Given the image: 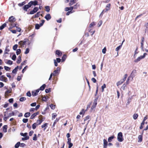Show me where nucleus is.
Returning a JSON list of instances; mask_svg holds the SVG:
<instances>
[{"mask_svg": "<svg viewBox=\"0 0 148 148\" xmlns=\"http://www.w3.org/2000/svg\"><path fill=\"white\" fill-rule=\"evenodd\" d=\"M51 18V17L49 14H47L45 16V18L47 21L49 20Z\"/></svg>", "mask_w": 148, "mask_h": 148, "instance_id": "6ab92c4d", "label": "nucleus"}, {"mask_svg": "<svg viewBox=\"0 0 148 148\" xmlns=\"http://www.w3.org/2000/svg\"><path fill=\"white\" fill-rule=\"evenodd\" d=\"M48 125V124L46 123L45 124H43V125H42L41 126V128H44V131H45V129H46Z\"/></svg>", "mask_w": 148, "mask_h": 148, "instance_id": "f3484780", "label": "nucleus"}, {"mask_svg": "<svg viewBox=\"0 0 148 148\" xmlns=\"http://www.w3.org/2000/svg\"><path fill=\"white\" fill-rule=\"evenodd\" d=\"M29 49L28 48H27L26 49L25 51V52L24 53L25 54H27L29 52Z\"/></svg>", "mask_w": 148, "mask_h": 148, "instance_id": "680f3d73", "label": "nucleus"}, {"mask_svg": "<svg viewBox=\"0 0 148 148\" xmlns=\"http://www.w3.org/2000/svg\"><path fill=\"white\" fill-rule=\"evenodd\" d=\"M50 106L51 109L54 110L55 108V106L53 104H51Z\"/></svg>", "mask_w": 148, "mask_h": 148, "instance_id": "6e6d98bb", "label": "nucleus"}, {"mask_svg": "<svg viewBox=\"0 0 148 148\" xmlns=\"http://www.w3.org/2000/svg\"><path fill=\"white\" fill-rule=\"evenodd\" d=\"M6 24L5 23H4L0 27V29L2 30L6 26Z\"/></svg>", "mask_w": 148, "mask_h": 148, "instance_id": "58836bf2", "label": "nucleus"}, {"mask_svg": "<svg viewBox=\"0 0 148 148\" xmlns=\"http://www.w3.org/2000/svg\"><path fill=\"white\" fill-rule=\"evenodd\" d=\"M136 73V71L135 70H134L131 73L130 76L133 78L135 76V74Z\"/></svg>", "mask_w": 148, "mask_h": 148, "instance_id": "9d476101", "label": "nucleus"}, {"mask_svg": "<svg viewBox=\"0 0 148 148\" xmlns=\"http://www.w3.org/2000/svg\"><path fill=\"white\" fill-rule=\"evenodd\" d=\"M60 70V68L58 67L56 68V69L54 70L53 72V73H52L53 74V76H56L57 75H58Z\"/></svg>", "mask_w": 148, "mask_h": 148, "instance_id": "20e7f679", "label": "nucleus"}, {"mask_svg": "<svg viewBox=\"0 0 148 148\" xmlns=\"http://www.w3.org/2000/svg\"><path fill=\"white\" fill-rule=\"evenodd\" d=\"M46 86V85L45 84H43L40 87L39 89L41 90H43L45 88Z\"/></svg>", "mask_w": 148, "mask_h": 148, "instance_id": "c85d7f7f", "label": "nucleus"}, {"mask_svg": "<svg viewBox=\"0 0 148 148\" xmlns=\"http://www.w3.org/2000/svg\"><path fill=\"white\" fill-rule=\"evenodd\" d=\"M29 3L31 7L33 5L36 6L38 5V2L36 0H35L34 1H31L29 2Z\"/></svg>", "mask_w": 148, "mask_h": 148, "instance_id": "0eeeda50", "label": "nucleus"}, {"mask_svg": "<svg viewBox=\"0 0 148 148\" xmlns=\"http://www.w3.org/2000/svg\"><path fill=\"white\" fill-rule=\"evenodd\" d=\"M51 90V88H49L48 89H46L45 90V91L46 93H48L49 92H50Z\"/></svg>", "mask_w": 148, "mask_h": 148, "instance_id": "052dcab7", "label": "nucleus"}, {"mask_svg": "<svg viewBox=\"0 0 148 148\" xmlns=\"http://www.w3.org/2000/svg\"><path fill=\"white\" fill-rule=\"evenodd\" d=\"M56 54L58 55V56L60 57L62 55V53L60 50H57L56 51Z\"/></svg>", "mask_w": 148, "mask_h": 148, "instance_id": "9b49d317", "label": "nucleus"}, {"mask_svg": "<svg viewBox=\"0 0 148 148\" xmlns=\"http://www.w3.org/2000/svg\"><path fill=\"white\" fill-rule=\"evenodd\" d=\"M15 113L14 112H12L9 113V115H8V116L9 117H10L11 116H14V115Z\"/></svg>", "mask_w": 148, "mask_h": 148, "instance_id": "4d7b16f0", "label": "nucleus"}, {"mask_svg": "<svg viewBox=\"0 0 148 148\" xmlns=\"http://www.w3.org/2000/svg\"><path fill=\"white\" fill-rule=\"evenodd\" d=\"M143 132L141 135H139L138 137V142H140L143 140Z\"/></svg>", "mask_w": 148, "mask_h": 148, "instance_id": "ddd939ff", "label": "nucleus"}, {"mask_svg": "<svg viewBox=\"0 0 148 148\" xmlns=\"http://www.w3.org/2000/svg\"><path fill=\"white\" fill-rule=\"evenodd\" d=\"M80 4L79 3H77L73 6L74 9H76L80 7Z\"/></svg>", "mask_w": 148, "mask_h": 148, "instance_id": "a211bd4d", "label": "nucleus"}, {"mask_svg": "<svg viewBox=\"0 0 148 148\" xmlns=\"http://www.w3.org/2000/svg\"><path fill=\"white\" fill-rule=\"evenodd\" d=\"M20 135L26 137V136H27V133H20Z\"/></svg>", "mask_w": 148, "mask_h": 148, "instance_id": "3c124183", "label": "nucleus"}, {"mask_svg": "<svg viewBox=\"0 0 148 148\" xmlns=\"http://www.w3.org/2000/svg\"><path fill=\"white\" fill-rule=\"evenodd\" d=\"M106 85L105 84H104L103 85L101 86L102 91L103 92L104 91V88H106Z\"/></svg>", "mask_w": 148, "mask_h": 148, "instance_id": "69168bd1", "label": "nucleus"}, {"mask_svg": "<svg viewBox=\"0 0 148 148\" xmlns=\"http://www.w3.org/2000/svg\"><path fill=\"white\" fill-rule=\"evenodd\" d=\"M11 93V91L9 90H7L5 92V96H8V94Z\"/></svg>", "mask_w": 148, "mask_h": 148, "instance_id": "f704fd0d", "label": "nucleus"}, {"mask_svg": "<svg viewBox=\"0 0 148 148\" xmlns=\"http://www.w3.org/2000/svg\"><path fill=\"white\" fill-rule=\"evenodd\" d=\"M111 4L110 3L108 4L106 6L105 11L107 12V11L110 10V9Z\"/></svg>", "mask_w": 148, "mask_h": 148, "instance_id": "f8f14e48", "label": "nucleus"}, {"mask_svg": "<svg viewBox=\"0 0 148 148\" xmlns=\"http://www.w3.org/2000/svg\"><path fill=\"white\" fill-rule=\"evenodd\" d=\"M28 121V119H23V121L24 123H26Z\"/></svg>", "mask_w": 148, "mask_h": 148, "instance_id": "774afa93", "label": "nucleus"}, {"mask_svg": "<svg viewBox=\"0 0 148 148\" xmlns=\"http://www.w3.org/2000/svg\"><path fill=\"white\" fill-rule=\"evenodd\" d=\"M103 148H106L108 145V142L105 139H104L103 140Z\"/></svg>", "mask_w": 148, "mask_h": 148, "instance_id": "4468645a", "label": "nucleus"}, {"mask_svg": "<svg viewBox=\"0 0 148 148\" xmlns=\"http://www.w3.org/2000/svg\"><path fill=\"white\" fill-rule=\"evenodd\" d=\"M29 40L28 39L25 38V39L23 41H20L18 43L20 45L21 47H23L24 45H25L26 42H27Z\"/></svg>", "mask_w": 148, "mask_h": 148, "instance_id": "f257e3e1", "label": "nucleus"}, {"mask_svg": "<svg viewBox=\"0 0 148 148\" xmlns=\"http://www.w3.org/2000/svg\"><path fill=\"white\" fill-rule=\"evenodd\" d=\"M5 62L6 63L10 65H12L13 63V62L10 60H7V62Z\"/></svg>", "mask_w": 148, "mask_h": 148, "instance_id": "7c9ffc66", "label": "nucleus"}, {"mask_svg": "<svg viewBox=\"0 0 148 148\" xmlns=\"http://www.w3.org/2000/svg\"><path fill=\"white\" fill-rule=\"evenodd\" d=\"M29 137L28 136H26V137H25L24 138H22V140H28L29 139Z\"/></svg>", "mask_w": 148, "mask_h": 148, "instance_id": "bf43d9fd", "label": "nucleus"}, {"mask_svg": "<svg viewBox=\"0 0 148 148\" xmlns=\"http://www.w3.org/2000/svg\"><path fill=\"white\" fill-rule=\"evenodd\" d=\"M26 98L25 97H21L19 99V100L21 101H23L25 100Z\"/></svg>", "mask_w": 148, "mask_h": 148, "instance_id": "8fccbe9b", "label": "nucleus"}, {"mask_svg": "<svg viewBox=\"0 0 148 148\" xmlns=\"http://www.w3.org/2000/svg\"><path fill=\"white\" fill-rule=\"evenodd\" d=\"M123 82L121 80L120 81L118 82L117 83L116 85L117 86H118L121 84H122Z\"/></svg>", "mask_w": 148, "mask_h": 148, "instance_id": "37998d69", "label": "nucleus"}, {"mask_svg": "<svg viewBox=\"0 0 148 148\" xmlns=\"http://www.w3.org/2000/svg\"><path fill=\"white\" fill-rule=\"evenodd\" d=\"M26 3V2L25 1L23 2L22 3H19L18 4V5L20 7H22L23 6L24 4H25Z\"/></svg>", "mask_w": 148, "mask_h": 148, "instance_id": "473e14b6", "label": "nucleus"}, {"mask_svg": "<svg viewBox=\"0 0 148 148\" xmlns=\"http://www.w3.org/2000/svg\"><path fill=\"white\" fill-rule=\"evenodd\" d=\"M48 96H46L43 97L42 98V100L43 101H47V99H48Z\"/></svg>", "mask_w": 148, "mask_h": 148, "instance_id": "c9c22d12", "label": "nucleus"}, {"mask_svg": "<svg viewBox=\"0 0 148 148\" xmlns=\"http://www.w3.org/2000/svg\"><path fill=\"white\" fill-rule=\"evenodd\" d=\"M29 3L27 4L24 5L22 8L25 11H27L28 9L31 7Z\"/></svg>", "mask_w": 148, "mask_h": 148, "instance_id": "39448f33", "label": "nucleus"}, {"mask_svg": "<svg viewBox=\"0 0 148 148\" xmlns=\"http://www.w3.org/2000/svg\"><path fill=\"white\" fill-rule=\"evenodd\" d=\"M124 41H125V40H124L123 41L121 44V45H120L118 47H117L116 48L115 50H116V51H118L121 48V47L122 46V44H123V42Z\"/></svg>", "mask_w": 148, "mask_h": 148, "instance_id": "5701e85b", "label": "nucleus"}, {"mask_svg": "<svg viewBox=\"0 0 148 148\" xmlns=\"http://www.w3.org/2000/svg\"><path fill=\"white\" fill-rule=\"evenodd\" d=\"M7 127L8 126L7 125H5L3 126V128L4 132H7Z\"/></svg>", "mask_w": 148, "mask_h": 148, "instance_id": "cd10ccee", "label": "nucleus"}, {"mask_svg": "<svg viewBox=\"0 0 148 148\" xmlns=\"http://www.w3.org/2000/svg\"><path fill=\"white\" fill-rule=\"evenodd\" d=\"M38 126L36 124V123H34L32 125V129L34 130L36 129V127L37 126Z\"/></svg>", "mask_w": 148, "mask_h": 148, "instance_id": "e433bc0d", "label": "nucleus"}, {"mask_svg": "<svg viewBox=\"0 0 148 148\" xmlns=\"http://www.w3.org/2000/svg\"><path fill=\"white\" fill-rule=\"evenodd\" d=\"M98 97H96L94 101V102L93 103L95 105H97V100H98Z\"/></svg>", "mask_w": 148, "mask_h": 148, "instance_id": "de8ad7c7", "label": "nucleus"}, {"mask_svg": "<svg viewBox=\"0 0 148 148\" xmlns=\"http://www.w3.org/2000/svg\"><path fill=\"white\" fill-rule=\"evenodd\" d=\"M16 20V19H15L14 17L13 16H11L9 17L8 19L9 21L10 22H15Z\"/></svg>", "mask_w": 148, "mask_h": 148, "instance_id": "1a4fd4ad", "label": "nucleus"}, {"mask_svg": "<svg viewBox=\"0 0 148 148\" xmlns=\"http://www.w3.org/2000/svg\"><path fill=\"white\" fill-rule=\"evenodd\" d=\"M114 136H112L109 137L108 139V141L109 142H110L112 141V139H113Z\"/></svg>", "mask_w": 148, "mask_h": 148, "instance_id": "a878e982", "label": "nucleus"}, {"mask_svg": "<svg viewBox=\"0 0 148 148\" xmlns=\"http://www.w3.org/2000/svg\"><path fill=\"white\" fill-rule=\"evenodd\" d=\"M43 121V120L42 119H38L37 120L36 122V124H37L38 125H39L41 124Z\"/></svg>", "mask_w": 148, "mask_h": 148, "instance_id": "aec40b11", "label": "nucleus"}, {"mask_svg": "<svg viewBox=\"0 0 148 148\" xmlns=\"http://www.w3.org/2000/svg\"><path fill=\"white\" fill-rule=\"evenodd\" d=\"M36 116V114L35 113H34L33 114L31 115L30 119H34Z\"/></svg>", "mask_w": 148, "mask_h": 148, "instance_id": "09e8293b", "label": "nucleus"}, {"mask_svg": "<svg viewBox=\"0 0 148 148\" xmlns=\"http://www.w3.org/2000/svg\"><path fill=\"white\" fill-rule=\"evenodd\" d=\"M145 123V122L142 121V122L141 123L140 126V129H143V126L144 125Z\"/></svg>", "mask_w": 148, "mask_h": 148, "instance_id": "a18cd8bd", "label": "nucleus"}, {"mask_svg": "<svg viewBox=\"0 0 148 148\" xmlns=\"http://www.w3.org/2000/svg\"><path fill=\"white\" fill-rule=\"evenodd\" d=\"M95 25V23L94 22H92L89 25V27L90 28L94 26Z\"/></svg>", "mask_w": 148, "mask_h": 148, "instance_id": "79ce46f5", "label": "nucleus"}, {"mask_svg": "<svg viewBox=\"0 0 148 148\" xmlns=\"http://www.w3.org/2000/svg\"><path fill=\"white\" fill-rule=\"evenodd\" d=\"M10 25V28L11 29L16 26V24L12 22H11Z\"/></svg>", "mask_w": 148, "mask_h": 148, "instance_id": "4be33fe9", "label": "nucleus"}, {"mask_svg": "<svg viewBox=\"0 0 148 148\" xmlns=\"http://www.w3.org/2000/svg\"><path fill=\"white\" fill-rule=\"evenodd\" d=\"M102 21H100L97 24V26L98 27H99L102 25Z\"/></svg>", "mask_w": 148, "mask_h": 148, "instance_id": "e2e57ef3", "label": "nucleus"}, {"mask_svg": "<svg viewBox=\"0 0 148 148\" xmlns=\"http://www.w3.org/2000/svg\"><path fill=\"white\" fill-rule=\"evenodd\" d=\"M138 114H134L133 115V118L134 120L136 119L138 117Z\"/></svg>", "mask_w": 148, "mask_h": 148, "instance_id": "2f4dec72", "label": "nucleus"}, {"mask_svg": "<svg viewBox=\"0 0 148 148\" xmlns=\"http://www.w3.org/2000/svg\"><path fill=\"white\" fill-rule=\"evenodd\" d=\"M40 15V12H38L36 13V14L33 16V18H38Z\"/></svg>", "mask_w": 148, "mask_h": 148, "instance_id": "393cba45", "label": "nucleus"}, {"mask_svg": "<svg viewBox=\"0 0 148 148\" xmlns=\"http://www.w3.org/2000/svg\"><path fill=\"white\" fill-rule=\"evenodd\" d=\"M18 66H17L15 68L13 69L12 71V73H16L18 71Z\"/></svg>", "mask_w": 148, "mask_h": 148, "instance_id": "bb28decb", "label": "nucleus"}, {"mask_svg": "<svg viewBox=\"0 0 148 148\" xmlns=\"http://www.w3.org/2000/svg\"><path fill=\"white\" fill-rule=\"evenodd\" d=\"M66 58V54H64L62 57L61 59L62 62H63L64 61Z\"/></svg>", "mask_w": 148, "mask_h": 148, "instance_id": "b1692460", "label": "nucleus"}, {"mask_svg": "<svg viewBox=\"0 0 148 148\" xmlns=\"http://www.w3.org/2000/svg\"><path fill=\"white\" fill-rule=\"evenodd\" d=\"M21 52V50L20 49H18L16 50V54L17 55H18L20 54Z\"/></svg>", "mask_w": 148, "mask_h": 148, "instance_id": "864d4df0", "label": "nucleus"}, {"mask_svg": "<svg viewBox=\"0 0 148 148\" xmlns=\"http://www.w3.org/2000/svg\"><path fill=\"white\" fill-rule=\"evenodd\" d=\"M57 116V114L56 113H54L52 114V120L54 119Z\"/></svg>", "mask_w": 148, "mask_h": 148, "instance_id": "4c0bfd02", "label": "nucleus"}, {"mask_svg": "<svg viewBox=\"0 0 148 148\" xmlns=\"http://www.w3.org/2000/svg\"><path fill=\"white\" fill-rule=\"evenodd\" d=\"M4 68L5 69V70H6V71H8L9 70H10V68H9V67H8V66H4Z\"/></svg>", "mask_w": 148, "mask_h": 148, "instance_id": "0e129e2a", "label": "nucleus"}, {"mask_svg": "<svg viewBox=\"0 0 148 148\" xmlns=\"http://www.w3.org/2000/svg\"><path fill=\"white\" fill-rule=\"evenodd\" d=\"M33 140L34 141H36L37 140V135L36 134H34V136L33 138Z\"/></svg>", "mask_w": 148, "mask_h": 148, "instance_id": "603ef678", "label": "nucleus"}, {"mask_svg": "<svg viewBox=\"0 0 148 148\" xmlns=\"http://www.w3.org/2000/svg\"><path fill=\"white\" fill-rule=\"evenodd\" d=\"M21 57L20 56H19L18 57V59L16 61V62L18 64H19L21 63Z\"/></svg>", "mask_w": 148, "mask_h": 148, "instance_id": "c756f323", "label": "nucleus"}, {"mask_svg": "<svg viewBox=\"0 0 148 148\" xmlns=\"http://www.w3.org/2000/svg\"><path fill=\"white\" fill-rule=\"evenodd\" d=\"M8 46H7L5 50V54H7L8 53V52L10 50L8 49Z\"/></svg>", "mask_w": 148, "mask_h": 148, "instance_id": "5fc2aeb1", "label": "nucleus"}, {"mask_svg": "<svg viewBox=\"0 0 148 148\" xmlns=\"http://www.w3.org/2000/svg\"><path fill=\"white\" fill-rule=\"evenodd\" d=\"M117 139L120 142H122L123 140V135L122 132H120L118 134Z\"/></svg>", "mask_w": 148, "mask_h": 148, "instance_id": "7ed1b4c3", "label": "nucleus"}, {"mask_svg": "<svg viewBox=\"0 0 148 148\" xmlns=\"http://www.w3.org/2000/svg\"><path fill=\"white\" fill-rule=\"evenodd\" d=\"M40 27V26L39 24H35V28L36 29H39Z\"/></svg>", "mask_w": 148, "mask_h": 148, "instance_id": "ea45409f", "label": "nucleus"}, {"mask_svg": "<svg viewBox=\"0 0 148 148\" xmlns=\"http://www.w3.org/2000/svg\"><path fill=\"white\" fill-rule=\"evenodd\" d=\"M60 117H59V118H57L55 120V121H54V123H53V127H54L55 126V125L56 124V123L57 122H58L59 120H60Z\"/></svg>", "mask_w": 148, "mask_h": 148, "instance_id": "412c9836", "label": "nucleus"}, {"mask_svg": "<svg viewBox=\"0 0 148 148\" xmlns=\"http://www.w3.org/2000/svg\"><path fill=\"white\" fill-rule=\"evenodd\" d=\"M6 113H7V114H8V112L6 111L4 112L3 120L5 121H6L8 118L9 117L8 115H6Z\"/></svg>", "mask_w": 148, "mask_h": 148, "instance_id": "dca6fc26", "label": "nucleus"}, {"mask_svg": "<svg viewBox=\"0 0 148 148\" xmlns=\"http://www.w3.org/2000/svg\"><path fill=\"white\" fill-rule=\"evenodd\" d=\"M0 79L1 80L5 82H6L8 81L7 78L3 75H1V76Z\"/></svg>", "mask_w": 148, "mask_h": 148, "instance_id": "6e6552de", "label": "nucleus"}, {"mask_svg": "<svg viewBox=\"0 0 148 148\" xmlns=\"http://www.w3.org/2000/svg\"><path fill=\"white\" fill-rule=\"evenodd\" d=\"M144 58L142 56H140L139 57H138L136 59H135L134 60V62H137L143 59Z\"/></svg>", "mask_w": 148, "mask_h": 148, "instance_id": "2eb2a0df", "label": "nucleus"}, {"mask_svg": "<svg viewBox=\"0 0 148 148\" xmlns=\"http://www.w3.org/2000/svg\"><path fill=\"white\" fill-rule=\"evenodd\" d=\"M38 10V8L37 7H34L33 10L30 11L29 12V14H34V13H36Z\"/></svg>", "mask_w": 148, "mask_h": 148, "instance_id": "423d86ee", "label": "nucleus"}, {"mask_svg": "<svg viewBox=\"0 0 148 148\" xmlns=\"http://www.w3.org/2000/svg\"><path fill=\"white\" fill-rule=\"evenodd\" d=\"M20 143L19 142H17L15 145V148H18L20 146Z\"/></svg>", "mask_w": 148, "mask_h": 148, "instance_id": "a19ab883", "label": "nucleus"}, {"mask_svg": "<svg viewBox=\"0 0 148 148\" xmlns=\"http://www.w3.org/2000/svg\"><path fill=\"white\" fill-rule=\"evenodd\" d=\"M30 115V113L29 112L25 113L24 114L25 117H28Z\"/></svg>", "mask_w": 148, "mask_h": 148, "instance_id": "72a5a7b5", "label": "nucleus"}, {"mask_svg": "<svg viewBox=\"0 0 148 148\" xmlns=\"http://www.w3.org/2000/svg\"><path fill=\"white\" fill-rule=\"evenodd\" d=\"M18 45H17V44H15V45L13 46V50H16L17 47H18Z\"/></svg>", "mask_w": 148, "mask_h": 148, "instance_id": "13d9d810", "label": "nucleus"}, {"mask_svg": "<svg viewBox=\"0 0 148 148\" xmlns=\"http://www.w3.org/2000/svg\"><path fill=\"white\" fill-rule=\"evenodd\" d=\"M45 8L46 9V11H47V12H49L50 9V7H49V6H46L45 7Z\"/></svg>", "mask_w": 148, "mask_h": 148, "instance_id": "c03bdc74", "label": "nucleus"}, {"mask_svg": "<svg viewBox=\"0 0 148 148\" xmlns=\"http://www.w3.org/2000/svg\"><path fill=\"white\" fill-rule=\"evenodd\" d=\"M69 145L68 148H71L73 146V144L72 143H67Z\"/></svg>", "mask_w": 148, "mask_h": 148, "instance_id": "338daca9", "label": "nucleus"}, {"mask_svg": "<svg viewBox=\"0 0 148 148\" xmlns=\"http://www.w3.org/2000/svg\"><path fill=\"white\" fill-rule=\"evenodd\" d=\"M77 1V0H66L65 2L66 3L69 2V5L71 6L76 3Z\"/></svg>", "mask_w": 148, "mask_h": 148, "instance_id": "f03ea898", "label": "nucleus"}, {"mask_svg": "<svg viewBox=\"0 0 148 148\" xmlns=\"http://www.w3.org/2000/svg\"><path fill=\"white\" fill-rule=\"evenodd\" d=\"M32 95L33 96H35L38 95L37 93L34 91H33L32 92Z\"/></svg>", "mask_w": 148, "mask_h": 148, "instance_id": "49530a36", "label": "nucleus"}]
</instances>
